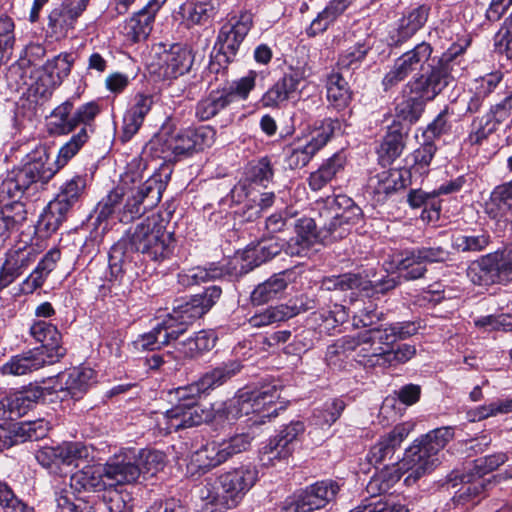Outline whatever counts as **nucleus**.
Returning a JSON list of instances; mask_svg holds the SVG:
<instances>
[{"mask_svg":"<svg viewBox=\"0 0 512 512\" xmlns=\"http://www.w3.org/2000/svg\"><path fill=\"white\" fill-rule=\"evenodd\" d=\"M191 394L188 385L175 389L177 404L166 412L156 414V425L161 432L169 434L211 420V412L198 404L200 396Z\"/></svg>","mask_w":512,"mask_h":512,"instance_id":"obj_6","label":"nucleus"},{"mask_svg":"<svg viewBox=\"0 0 512 512\" xmlns=\"http://www.w3.org/2000/svg\"><path fill=\"white\" fill-rule=\"evenodd\" d=\"M67 214L68 212L61 206L50 201L39 217L38 229L47 234L54 233L66 219Z\"/></svg>","mask_w":512,"mask_h":512,"instance_id":"obj_57","label":"nucleus"},{"mask_svg":"<svg viewBox=\"0 0 512 512\" xmlns=\"http://www.w3.org/2000/svg\"><path fill=\"white\" fill-rule=\"evenodd\" d=\"M294 231L295 236L286 242L285 253L289 256L305 257L320 240L317 223L309 217L297 219Z\"/></svg>","mask_w":512,"mask_h":512,"instance_id":"obj_23","label":"nucleus"},{"mask_svg":"<svg viewBox=\"0 0 512 512\" xmlns=\"http://www.w3.org/2000/svg\"><path fill=\"white\" fill-rule=\"evenodd\" d=\"M136 463L139 465L140 476L144 478L155 476L166 465V456L163 452L151 449L136 450Z\"/></svg>","mask_w":512,"mask_h":512,"instance_id":"obj_47","label":"nucleus"},{"mask_svg":"<svg viewBox=\"0 0 512 512\" xmlns=\"http://www.w3.org/2000/svg\"><path fill=\"white\" fill-rule=\"evenodd\" d=\"M86 180L81 176H74L67 181L61 188L53 203H57L65 211L69 212L72 207L79 201L84 189Z\"/></svg>","mask_w":512,"mask_h":512,"instance_id":"obj_50","label":"nucleus"},{"mask_svg":"<svg viewBox=\"0 0 512 512\" xmlns=\"http://www.w3.org/2000/svg\"><path fill=\"white\" fill-rule=\"evenodd\" d=\"M104 500L109 512H132V497L126 491L111 490Z\"/></svg>","mask_w":512,"mask_h":512,"instance_id":"obj_64","label":"nucleus"},{"mask_svg":"<svg viewBox=\"0 0 512 512\" xmlns=\"http://www.w3.org/2000/svg\"><path fill=\"white\" fill-rule=\"evenodd\" d=\"M433 49L427 42H421L413 49L398 57L382 79V86L388 91L409 75L416 73L403 87L402 94L406 100L401 104V113L405 119L416 121L426 102L435 99L446 87H448L464 69L462 54L464 48L452 45L435 62L424 65L431 58Z\"/></svg>","mask_w":512,"mask_h":512,"instance_id":"obj_1","label":"nucleus"},{"mask_svg":"<svg viewBox=\"0 0 512 512\" xmlns=\"http://www.w3.org/2000/svg\"><path fill=\"white\" fill-rule=\"evenodd\" d=\"M238 361H228L220 366L206 372L197 382L188 385V392L191 395L200 396L202 393L223 385L241 370Z\"/></svg>","mask_w":512,"mask_h":512,"instance_id":"obj_29","label":"nucleus"},{"mask_svg":"<svg viewBox=\"0 0 512 512\" xmlns=\"http://www.w3.org/2000/svg\"><path fill=\"white\" fill-rule=\"evenodd\" d=\"M160 68L167 78H177L187 73L194 61L191 49L183 44H173L159 57Z\"/></svg>","mask_w":512,"mask_h":512,"instance_id":"obj_27","label":"nucleus"},{"mask_svg":"<svg viewBox=\"0 0 512 512\" xmlns=\"http://www.w3.org/2000/svg\"><path fill=\"white\" fill-rule=\"evenodd\" d=\"M181 12L188 26L204 25L213 17L214 7L209 2H187Z\"/></svg>","mask_w":512,"mask_h":512,"instance_id":"obj_52","label":"nucleus"},{"mask_svg":"<svg viewBox=\"0 0 512 512\" xmlns=\"http://www.w3.org/2000/svg\"><path fill=\"white\" fill-rule=\"evenodd\" d=\"M327 99L329 103L341 110L348 106L351 99V92L347 81L338 72H332L327 77Z\"/></svg>","mask_w":512,"mask_h":512,"instance_id":"obj_44","label":"nucleus"},{"mask_svg":"<svg viewBox=\"0 0 512 512\" xmlns=\"http://www.w3.org/2000/svg\"><path fill=\"white\" fill-rule=\"evenodd\" d=\"M370 337L368 331L353 337L354 344L351 351L356 353L358 361L365 366H383L386 348L369 339Z\"/></svg>","mask_w":512,"mask_h":512,"instance_id":"obj_36","label":"nucleus"},{"mask_svg":"<svg viewBox=\"0 0 512 512\" xmlns=\"http://www.w3.org/2000/svg\"><path fill=\"white\" fill-rule=\"evenodd\" d=\"M417 330L418 327L413 322H397L384 328L370 329L368 332L371 335L369 339L374 340L380 346L389 347L397 340L414 335Z\"/></svg>","mask_w":512,"mask_h":512,"instance_id":"obj_39","label":"nucleus"},{"mask_svg":"<svg viewBox=\"0 0 512 512\" xmlns=\"http://www.w3.org/2000/svg\"><path fill=\"white\" fill-rule=\"evenodd\" d=\"M341 485L332 479L317 481L287 498L282 512H314L335 501Z\"/></svg>","mask_w":512,"mask_h":512,"instance_id":"obj_11","label":"nucleus"},{"mask_svg":"<svg viewBox=\"0 0 512 512\" xmlns=\"http://www.w3.org/2000/svg\"><path fill=\"white\" fill-rule=\"evenodd\" d=\"M467 276L473 284L480 286L512 281V244L473 262Z\"/></svg>","mask_w":512,"mask_h":512,"instance_id":"obj_9","label":"nucleus"},{"mask_svg":"<svg viewBox=\"0 0 512 512\" xmlns=\"http://www.w3.org/2000/svg\"><path fill=\"white\" fill-rule=\"evenodd\" d=\"M256 414L249 390L239 391L214 410V419L233 422L242 416Z\"/></svg>","mask_w":512,"mask_h":512,"instance_id":"obj_34","label":"nucleus"},{"mask_svg":"<svg viewBox=\"0 0 512 512\" xmlns=\"http://www.w3.org/2000/svg\"><path fill=\"white\" fill-rule=\"evenodd\" d=\"M66 467H79L93 459L91 449L81 442H65Z\"/></svg>","mask_w":512,"mask_h":512,"instance_id":"obj_61","label":"nucleus"},{"mask_svg":"<svg viewBox=\"0 0 512 512\" xmlns=\"http://www.w3.org/2000/svg\"><path fill=\"white\" fill-rule=\"evenodd\" d=\"M34 245H17L6 253V259L0 269V291L8 287L19 277L38 256Z\"/></svg>","mask_w":512,"mask_h":512,"instance_id":"obj_19","label":"nucleus"},{"mask_svg":"<svg viewBox=\"0 0 512 512\" xmlns=\"http://www.w3.org/2000/svg\"><path fill=\"white\" fill-rule=\"evenodd\" d=\"M413 426L414 425L409 422L395 426L393 430L383 436L374 446H372L367 455L368 462L376 466L387 457H390L394 453L395 449L401 445L404 439L412 431Z\"/></svg>","mask_w":512,"mask_h":512,"instance_id":"obj_28","label":"nucleus"},{"mask_svg":"<svg viewBox=\"0 0 512 512\" xmlns=\"http://www.w3.org/2000/svg\"><path fill=\"white\" fill-rule=\"evenodd\" d=\"M85 0H69L60 7L54 8L48 17V27L57 38L66 36L78 17L86 9Z\"/></svg>","mask_w":512,"mask_h":512,"instance_id":"obj_26","label":"nucleus"},{"mask_svg":"<svg viewBox=\"0 0 512 512\" xmlns=\"http://www.w3.org/2000/svg\"><path fill=\"white\" fill-rule=\"evenodd\" d=\"M0 506L5 512H34L32 507L16 497L10 486L0 480Z\"/></svg>","mask_w":512,"mask_h":512,"instance_id":"obj_63","label":"nucleus"},{"mask_svg":"<svg viewBox=\"0 0 512 512\" xmlns=\"http://www.w3.org/2000/svg\"><path fill=\"white\" fill-rule=\"evenodd\" d=\"M60 255L61 253L57 249L48 251L33 272L23 281L21 291L25 294H31L36 289L40 288L48 274L56 267Z\"/></svg>","mask_w":512,"mask_h":512,"instance_id":"obj_40","label":"nucleus"},{"mask_svg":"<svg viewBox=\"0 0 512 512\" xmlns=\"http://www.w3.org/2000/svg\"><path fill=\"white\" fill-rule=\"evenodd\" d=\"M307 76L304 67H290L288 72L264 93L260 103L266 108L281 107L298 91L299 85Z\"/></svg>","mask_w":512,"mask_h":512,"instance_id":"obj_18","label":"nucleus"},{"mask_svg":"<svg viewBox=\"0 0 512 512\" xmlns=\"http://www.w3.org/2000/svg\"><path fill=\"white\" fill-rule=\"evenodd\" d=\"M249 392L255 413L260 415V423L265 422L264 418L277 415V408L274 406L280 394L275 385H265L257 390H249Z\"/></svg>","mask_w":512,"mask_h":512,"instance_id":"obj_41","label":"nucleus"},{"mask_svg":"<svg viewBox=\"0 0 512 512\" xmlns=\"http://www.w3.org/2000/svg\"><path fill=\"white\" fill-rule=\"evenodd\" d=\"M418 256L416 249L394 255L391 263H389L390 267H386V270H397L400 273V277L405 280L419 279L424 276L427 269Z\"/></svg>","mask_w":512,"mask_h":512,"instance_id":"obj_38","label":"nucleus"},{"mask_svg":"<svg viewBox=\"0 0 512 512\" xmlns=\"http://www.w3.org/2000/svg\"><path fill=\"white\" fill-rule=\"evenodd\" d=\"M30 335L41 343L40 347L33 350H42L50 362L54 363L65 355L62 336L55 325L43 320L35 321L30 327Z\"/></svg>","mask_w":512,"mask_h":512,"instance_id":"obj_24","label":"nucleus"},{"mask_svg":"<svg viewBox=\"0 0 512 512\" xmlns=\"http://www.w3.org/2000/svg\"><path fill=\"white\" fill-rule=\"evenodd\" d=\"M173 322L165 319L157 324L150 332L143 334L134 341L135 348L139 351H154L164 345H168L172 340L179 339L180 330H176Z\"/></svg>","mask_w":512,"mask_h":512,"instance_id":"obj_33","label":"nucleus"},{"mask_svg":"<svg viewBox=\"0 0 512 512\" xmlns=\"http://www.w3.org/2000/svg\"><path fill=\"white\" fill-rule=\"evenodd\" d=\"M15 429L19 443H23L44 438L50 430V424L41 418L34 421L15 423Z\"/></svg>","mask_w":512,"mask_h":512,"instance_id":"obj_55","label":"nucleus"},{"mask_svg":"<svg viewBox=\"0 0 512 512\" xmlns=\"http://www.w3.org/2000/svg\"><path fill=\"white\" fill-rule=\"evenodd\" d=\"M166 0H149V2L137 12L127 23V34L137 42L146 39L152 30V23L156 12Z\"/></svg>","mask_w":512,"mask_h":512,"instance_id":"obj_32","label":"nucleus"},{"mask_svg":"<svg viewBox=\"0 0 512 512\" xmlns=\"http://www.w3.org/2000/svg\"><path fill=\"white\" fill-rule=\"evenodd\" d=\"M370 282L364 279L360 274L345 273L323 278L321 288L327 291L340 290H367Z\"/></svg>","mask_w":512,"mask_h":512,"instance_id":"obj_46","label":"nucleus"},{"mask_svg":"<svg viewBox=\"0 0 512 512\" xmlns=\"http://www.w3.org/2000/svg\"><path fill=\"white\" fill-rule=\"evenodd\" d=\"M54 171L47 174L40 162L27 163L11 171L0 186V201H20L25 191L37 181H47Z\"/></svg>","mask_w":512,"mask_h":512,"instance_id":"obj_15","label":"nucleus"},{"mask_svg":"<svg viewBox=\"0 0 512 512\" xmlns=\"http://www.w3.org/2000/svg\"><path fill=\"white\" fill-rule=\"evenodd\" d=\"M100 113V107L96 102H88L76 110L74 103L68 99L55 107L50 113L47 129L51 135H68L78 126L94 127V120Z\"/></svg>","mask_w":512,"mask_h":512,"instance_id":"obj_10","label":"nucleus"},{"mask_svg":"<svg viewBox=\"0 0 512 512\" xmlns=\"http://www.w3.org/2000/svg\"><path fill=\"white\" fill-rule=\"evenodd\" d=\"M257 478L255 467L243 465L221 474L215 483L207 482L197 490L202 512H224L236 507Z\"/></svg>","mask_w":512,"mask_h":512,"instance_id":"obj_4","label":"nucleus"},{"mask_svg":"<svg viewBox=\"0 0 512 512\" xmlns=\"http://www.w3.org/2000/svg\"><path fill=\"white\" fill-rule=\"evenodd\" d=\"M44 395L43 388L30 386L0 400V418L16 419L25 415Z\"/></svg>","mask_w":512,"mask_h":512,"instance_id":"obj_22","label":"nucleus"},{"mask_svg":"<svg viewBox=\"0 0 512 512\" xmlns=\"http://www.w3.org/2000/svg\"><path fill=\"white\" fill-rule=\"evenodd\" d=\"M293 451V446H289L275 435L261 449V460L265 465H274L275 461L287 460L292 455Z\"/></svg>","mask_w":512,"mask_h":512,"instance_id":"obj_56","label":"nucleus"},{"mask_svg":"<svg viewBox=\"0 0 512 512\" xmlns=\"http://www.w3.org/2000/svg\"><path fill=\"white\" fill-rule=\"evenodd\" d=\"M253 25V15L249 11H242L238 16H232L225 23L218 34L217 43L219 53L227 62L233 60L244 38Z\"/></svg>","mask_w":512,"mask_h":512,"instance_id":"obj_17","label":"nucleus"},{"mask_svg":"<svg viewBox=\"0 0 512 512\" xmlns=\"http://www.w3.org/2000/svg\"><path fill=\"white\" fill-rule=\"evenodd\" d=\"M337 119H324L312 132L310 141L303 146L286 149V163L291 169L306 166L311 158L329 141L336 130L340 129Z\"/></svg>","mask_w":512,"mask_h":512,"instance_id":"obj_16","label":"nucleus"},{"mask_svg":"<svg viewBox=\"0 0 512 512\" xmlns=\"http://www.w3.org/2000/svg\"><path fill=\"white\" fill-rule=\"evenodd\" d=\"M222 267L211 264L209 267H193L183 270L177 276L178 283L183 287L198 285L202 282L214 280L224 275Z\"/></svg>","mask_w":512,"mask_h":512,"instance_id":"obj_48","label":"nucleus"},{"mask_svg":"<svg viewBox=\"0 0 512 512\" xmlns=\"http://www.w3.org/2000/svg\"><path fill=\"white\" fill-rule=\"evenodd\" d=\"M288 281L284 273H278L257 285L251 293V301L255 305H262L278 298L286 289Z\"/></svg>","mask_w":512,"mask_h":512,"instance_id":"obj_42","label":"nucleus"},{"mask_svg":"<svg viewBox=\"0 0 512 512\" xmlns=\"http://www.w3.org/2000/svg\"><path fill=\"white\" fill-rule=\"evenodd\" d=\"M294 308H288L287 304L270 306L267 309L253 315L249 319L252 327L261 328L277 322L286 321L295 316Z\"/></svg>","mask_w":512,"mask_h":512,"instance_id":"obj_51","label":"nucleus"},{"mask_svg":"<svg viewBox=\"0 0 512 512\" xmlns=\"http://www.w3.org/2000/svg\"><path fill=\"white\" fill-rule=\"evenodd\" d=\"M57 509L60 512H95L94 507L82 499H75L74 494L62 489L56 492Z\"/></svg>","mask_w":512,"mask_h":512,"instance_id":"obj_59","label":"nucleus"},{"mask_svg":"<svg viewBox=\"0 0 512 512\" xmlns=\"http://www.w3.org/2000/svg\"><path fill=\"white\" fill-rule=\"evenodd\" d=\"M135 184L136 175L125 173L121 183L98 203L95 209V225L100 227L104 224L103 232L109 229L110 218L128 224L160 202L165 190V183L160 175H153L145 182Z\"/></svg>","mask_w":512,"mask_h":512,"instance_id":"obj_3","label":"nucleus"},{"mask_svg":"<svg viewBox=\"0 0 512 512\" xmlns=\"http://www.w3.org/2000/svg\"><path fill=\"white\" fill-rule=\"evenodd\" d=\"M512 411V398L499 400L487 405H482L468 413L471 421H480L497 414H504Z\"/></svg>","mask_w":512,"mask_h":512,"instance_id":"obj_62","label":"nucleus"},{"mask_svg":"<svg viewBox=\"0 0 512 512\" xmlns=\"http://www.w3.org/2000/svg\"><path fill=\"white\" fill-rule=\"evenodd\" d=\"M253 437L249 433L236 434L222 441H211L193 455L192 461L200 469L208 470L221 465L236 454L248 450Z\"/></svg>","mask_w":512,"mask_h":512,"instance_id":"obj_12","label":"nucleus"},{"mask_svg":"<svg viewBox=\"0 0 512 512\" xmlns=\"http://www.w3.org/2000/svg\"><path fill=\"white\" fill-rule=\"evenodd\" d=\"M41 351L31 349L11 357L1 367L2 374L20 376L36 371L46 364H52Z\"/></svg>","mask_w":512,"mask_h":512,"instance_id":"obj_31","label":"nucleus"},{"mask_svg":"<svg viewBox=\"0 0 512 512\" xmlns=\"http://www.w3.org/2000/svg\"><path fill=\"white\" fill-rule=\"evenodd\" d=\"M94 132V127H81L80 130L74 134L68 142H66L59 150L56 158L57 169L65 166L70 159H72L84 144L89 140L91 134Z\"/></svg>","mask_w":512,"mask_h":512,"instance_id":"obj_49","label":"nucleus"},{"mask_svg":"<svg viewBox=\"0 0 512 512\" xmlns=\"http://www.w3.org/2000/svg\"><path fill=\"white\" fill-rule=\"evenodd\" d=\"M429 8L425 5L418 6L404 16L398 28L390 32V45H400L414 35L427 21Z\"/></svg>","mask_w":512,"mask_h":512,"instance_id":"obj_35","label":"nucleus"},{"mask_svg":"<svg viewBox=\"0 0 512 512\" xmlns=\"http://www.w3.org/2000/svg\"><path fill=\"white\" fill-rule=\"evenodd\" d=\"M257 72L251 70L238 80L212 90L208 96L200 100L196 106V116L209 120L237 100H246L255 87Z\"/></svg>","mask_w":512,"mask_h":512,"instance_id":"obj_8","label":"nucleus"},{"mask_svg":"<svg viewBox=\"0 0 512 512\" xmlns=\"http://www.w3.org/2000/svg\"><path fill=\"white\" fill-rule=\"evenodd\" d=\"M221 293L220 287L210 286L202 294L194 295L187 301L179 302L174 306L172 313L168 315L165 321L173 322L174 328L180 330V337L186 332L188 325L211 309L220 298Z\"/></svg>","mask_w":512,"mask_h":512,"instance_id":"obj_13","label":"nucleus"},{"mask_svg":"<svg viewBox=\"0 0 512 512\" xmlns=\"http://www.w3.org/2000/svg\"><path fill=\"white\" fill-rule=\"evenodd\" d=\"M38 463L55 474H62L66 467V444L62 442L56 446H45L35 454Z\"/></svg>","mask_w":512,"mask_h":512,"instance_id":"obj_45","label":"nucleus"},{"mask_svg":"<svg viewBox=\"0 0 512 512\" xmlns=\"http://www.w3.org/2000/svg\"><path fill=\"white\" fill-rule=\"evenodd\" d=\"M72 62L69 54H59L48 60L35 82V93L41 97L50 96L52 91L70 74Z\"/></svg>","mask_w":512,"mask_h":512,"instance_id":"obj_20","label":"nucleus"},{"mask_svg":"<svg viewBox=\"0 0 512 512\" xmlns=\"http://www.w3.org/2000/svg\"><path fill=\"white\" fill-rule=\"evenodd\" d=\"M372 42L373 39L368 37L363 42L357 43L354 47L347 50L340 56L338 66L341 69L357 68L372 48Z\"/></svg>","mask_w":512,"mask_h":512,"instance_id":"obj_58","label":"nucleus"},{"mask_svg":"<svg viewBox=\"0 0 512 512\" xmlns=\"http://www.w3.org/2000/svg\"><path fill=\"white\" fill-rule=\"evenodd\" d=\"M316 210L319 216V225L322 229L335 237H342L347 231L345 225L359 222L362 210L346 195L328 196L316 201Z\"/></svg>","mask_w":512,"mask_h":512,"instance_id":"obj_7","label":"nucleus"},{"mask_svg":"<svg viewBox=\"0 0 512 512\" xmlns=\"http://www.w3.org/2000/svg\"><path fill=\"white\" fill-rule=\"evenodd\" d=\"M0 214L13 231L19 229L27 219V210L24 203L17 200L4 202Z\"/></svg>","mask_w":512,"mask_h":512,"instance_id":"obj_60","label":"nucleus"},{"mask_svg":"<svg viewBox=\"0 0 512 512\" xmlns=\"http://www.w3.org/2000/svg\"><path fill=\"white\" fill-rule=\"evenodd\" d=\"M374 193L378 196L391 194L405 187L402 173L398 170L383 171L370 181Z\"/></svg>","mask_w":512,"mask_h":512,"instance_id":"obj_54","label":"nucleus"},{"mask_svg":"<svg viewBox=\"0 0 512 512\" xmlns=\"http://www.w3.org/2000/svg\"><path fill=\"white\" fill-rule=\"evenodd\" d=\"M104 467L105 478L111 481L109 485L131 484L140 477V469L136 463L134 448L121 451L118 455L111 458Z\"/></svg>","mask_w":512,"mask_h":512,"instance_id":"obj_21","label":"nucleus"},{"mask_svg":"<svg viewBox=\"0 0 512 512\" xmlns=\"http://www.w3.org/2000/svg\"><path fill=\"white\" fill-rule=\"evenodd\" d=\"M153 105V96L137 93L123 118V138L130 140L142 126Z\"/></svg>","mask_w":512,"mask_h":512,"instance_id":"obj_30","label":"nucleus"},{"mask_svg":"<svg viewBox=\"0 0 512 512\" xmlns=\"http://www.w3.org/2000/svg\"><path fill=\"white\" fill-rule=\"evenodd\" d=\"M105 467L100 465H85L75 472L70 479V486L75 491H101L105 489Z\"/></svg>","mask_w":512,"mask_h":512,"instance_id":"obj_37","label":"nucleus"},{"mask_svg":"<svg viewBox=\"0 0 512 512\" xmlns=\"http://www.w3.org/2000/svg\"><path fill=\"white\" fill-rule=\"evenodd\" d=\"M453 438V427L445 426L416 440L400 463L399 469L407 474L405 483L415 484L421 477L431 473L440 464V452Z\"/></svg>","mask_w":512,"mask_h":512,"instance_id":"obj_5","label":"nucleus"},{"mask_svg":"<svg viewBox=\"0 0 512 512\" xmlns=\"http://www.w3.org/2000/svg\"><path fill=\"white\" fill-rule=\"evenodd\" d=\"M490 243L488 232L461 233L453 236L452 247L459 252H480Z\"/></svg>","mask_w":512,"mask_h":512,"instance_id":"obj_53","label":"nucleus"},{"mask_svg":"<svg viewBox=\"0 0 512 512\" xmlns=\"http://www.w3.org/2000/svg\"><path fill=\"white\" fill-rule=\"evenodd\" d=\"M94 378V371L89 367H74L60 376L65 389L73 398H79Z\"/></svg>","mask_w":512,"mask_h":512,"instance_id":"obj_43","label":"nucleus"},{"mask_svg":"<svg viewBox=\"0 0 512 512\" xmlns=\"http://www.w3.org/2000/svg\"><path fill=\"white\" fill-rule=\"evenodd\" d=\"M485 213L495 221L498 230L512 228V196L504 184L492 191L485 203Z\"/></svg>","mask_w":512,"mask_h":512,"instance_id":"obj_25","label":"nucleus"},{"mask_svg":"<svg viewBox=\"0 0 512 512\" xmlns=\"http://www.w3.org/2000/svg\"><path fill=\"white\" fill-rule=\"evenodd\" d=\"M205 137L206 131L203 129H188L172 134L161 132L151 144L152 148L160 153L159 157L172 160L203 149L206 145Z\"/></svg>","mask_w":512,"mask_h":512,"instance_id":"obj_14","label":"nucleus"},{"mask_svg":"<svg viewBox=\"0 0 512 512\" xmlns=\"http://www.w3.org/2000/svg\"><path fill=\"white\" fill-rule=\"evenodd\" d=\"M175 248L173 233L167 231L165 221L158 214L148 216L135 227L130 228L115 243L109 253V282L112 286L129 288L134 276L132 262L140 253L145 258L161 263L169 259Z\"/></svg>","mask_w":512,"mask_h":512,"instance_id":"obj_2","label":"nucleus"}]
</instances>
